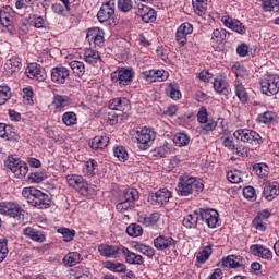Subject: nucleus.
<instances>
[{"instance_id":"cd10ccee","label":"nucleus","mask_w":279,"mask_h":279,"mask_svg":"<svg viewBox=\"0 0 279 279\" xmlns=\"http://www.w3.org/2000/svg\"><path fill=\"white\" fill-rule=\"evenodd\" d=\"M278 195H279V185L265 183L264 190H263V197H265L267 202H274V199H276Z\"/></svg>"},{"instance_id":"bf43d9fd","label":"nucleus","mask_w":279,"mask_h":279,"mask_svg":"<svg viewBox=\"0 0 279 279\" xmlns=\"http://www.w3.org/2000/svg\"><path fill=\"white\" fill-rule=\"evenodd\" d=\"M276 117V113L271 112V111H266L263 114H259L257 117V121L258 123H271V121H274Z\"/></svg>"},{"instance_id":"bb28decb","label":"nucleus","mask_w":279,"mask_h":279,"mask_svg":"<svg viewBox=\"0 0 279 279\" xmlns=\"http://www.w3.org/2000/svg\"><path fill=\"white\" fill-rule=\"evenodd\" d=\"M143 76L146 82H149L150 84L154 82H165L163 70H148L143 72Z\"/></svg>"},{"instance_id":"6e6552de","label":"nucleus","mask_w":279,"mask_h":279,"mask_svg":"<svg viewBox=\"0 0 279 279\" xmlns=\"http://www.w3.org/2000/svg\"><path fill=\"white\" fill-rule=\"evenodd\" d=\"M262 93L264 95H277L279 90V76L276 74H267L260 82Z\"/></svg>"},{"instance_id":"9b49d317","label":"nucleus","mask_w":279,"mask_h":279,"mask_svg":"<svg viewBox=\"0 0 279 279\" xmlns=\"http://www.w3.org/2000/svg\"><path fill=\"white\" fill-rule=\"evenodd\" d=\"M104 31L99 27L88 28L86 41L89 47H101L104 45Z\"/></svg>"},{"instance_id":"423d86ee","label":"nucleus","mask_w":279,"mask_h":279,"mask_svg":"<svg viewBox=\"0 0 279 279\" xmlns=\"http://www.w3.org/2000/svg\"><path fill=\"white\" fill-rule=\"evenodd\" d=\"M135 134L138 147L143 150L149 149L150 145H154V142L156 141V131L151 128L144 126L142 129H137Z\"/></svg>"},{"instance_id":"5fc2aeb1","label":"nucleus","mask_w":279,"mask_h":279,"mask_svg":"<svg viewBox=\"0 0 279 279\" xmlns=\"http://www.w3.org/2000/svg\"><path fill=\"white\" fill-rule=\"evenodd\" d=\"M8 252L10 250L8 248V239L2 238L0 239V263H3L5 258L8 257Z\"/></svg>"},{"instance_id":"f704fd0d","label":"nucleus","mask_w":279,"mask_h":279,"mask_svg":"<svg viewBox=\"0 0 279 279\" xmlns=\"http://www.w3.org/2000/svg\"><path fill=\"white\" fill-rule=\"evenodd\" d=\"M84 60L87 64H97L98 62H101V56L98 51L86 49L84 52Z\"/></svg>"},{"instance_id":"c756f323","label":"nucleus","mask_w":279,"mask_h":279,"mask_svg":"<svg viewBox=\"0 0 279 279\" xmlns=\"http://www.w3.org/2000/svg\"><path fill=\"white\" fill-rule=\"evenodd\" d=\"M21 66H23L21 60L19 58H12L5 62L4 71L7 75H14L16 71H20Z\"/></svg>"},{"instance_id":"20e7f679","label":"nucleus","mask_w":279,"mask_h":279,"mask_svg":"<svg viewBox=\"0 0 279 279\" xmlns=\"http://www.w3.org/2000/svg\"><path fill=\"white\" fill-rule=\"evenodd\" d=\"M134 69L122 66L113 71L110 75V78L116 86L123 88V86H130V84L134 82Z\"/></svg>"},{"instance_id":"0eeeda50","label":"nucleus","mask_w":279,"mask_h":279,"mask_svg":"<svg viewBox=\"0 0 279 279\" xmlns=\"http://www.w3.org/2000/svg\"><path fill=\"white\" fill-rule=\"evenodd\" d=\"M233 136L236 138V141L250 143V145H263L265 142L260 134L250 129H239L233 133Z\"/></svg>"},{"instance_id":"a878e982","label":"nucleus","mask_w":279,"mask_h":279,"mask_svg":"<svg viewBox=\"0 0 279 279\" xmlns=\"http://www.w3.org/2000/svg\"><path fill=\"white\" fill-rule=\"evenodd\" d=\"M110 110H119L120 112H125L130 110V100L128 98H113L109 101Z\"/></svg>"},{"instance_id":"412c9836","label":"nucleus","mask_w":279,"mask_h":279,"mask_svg":"<svg viewBox=\"0 0 279 279\" xmlns=\"http://www.w3.org/2000/svg\"><path fill=\"white\" fill-rule=\"evenodd\" d=\"M71 97L66 95L56 94L52 98V106H54L57 112H62L64 108L71 106Z\"/></svg>"},{"instance_id":"c03bdc74","label":"nucleus","mask_w":279,"mask_h":279,"mask_svg":"<svg viewBox=\"0 0 279 279\" xmlns=\"http://www.w3.org/2000/svg\"><path fill=\"white\" fill-rule=\"evenodd\" d=\"M253 171H255L256 175L259 178H267L269 175V166L266 163H255L253 165Z\"/></svg>"},{"instance_id":"774afa93","label":"nucleus","mask_w":279,"mask_h":279,"mask_svg":"<svg viewBox=\"0 0 279 279\" xmlns=\"http://www.w3.org/2000/svg\"><path fill=\"white\" fill-rule=\"evenodd\" d=\"M33 27H35L36 29L45 28V19H43V16H35L33 21Z\"/></svg>"},{"instance_id":"a19ab883","label":"nucleus","mask_w":279,"mask_h":279,"mask_svg":"<svg viewBox=\"0 0 279 279\" xmlns=\"http://www.w3.org/2000/svg\"><path fill=\"white\" fill-rule=\"evenodd\" d=\"M62 123L68 128H72V125H77V114L73 111H68L62 116Z\"/></svg>"},{"instance_id":"ea45409f","label":"nucleus","mask_w":279,"mask_h":279,"mask_svg":"<svg viewBox=\"0 0 279 279\" xmlns=\"http://www.w3.org/2000/svg\"><path fill=\"white\" fill-rule=\"evenodd\" d=\"M134 247L136 252L144 254V256H147L148 258H154V256H156V251L149 245L137 243Z\"/></svg>"},{"instance_id":"7c9ffc66","label":"nucleus","mask_w":279,"mask_h":279,"mask_svg":"<svg viewBox=\"0 0 279 279\" xmlns=\"http://www.w3.org/2000/svg\"><path fill=\"white\" fill-rule=\"evenodd\" d=\"M234 90L241 104H247V99H248L247 90L245 89V86H243V83H241L240 80L234 81Z\"/></svg>"},{"instance_id":"2eb2a0df","label":"nucleus","mask_w":279,"mask_h":279,"mask_svg":"<svg viewBox=\"0 0 279 279\" xmlns=\"http://www.w3.org/2000/svg\"><path fill=\"white\" fill-rule=\"evenodd\" d=\"M70 75L71 71L65 66H57L51 70V81L54 82V84H64Z\"/></svg>"},{"instance_id":"49530a36","label":"nucleus","mask_w":279,"mask_h":279,"mask_svg":"<svg viewBox=\"0 0 279 279\" xmlns=\"http://www.w3.org/2000/svg\"><path fill=\"white\" fill-rule=\"evenodd\" d=\"M265 12H279V0H263Z\"/></svg>"},{"instance_id":"79ce46f5","label":"nucleus","mask_w":279,"mask_h":279,"mask_svg":"<svg viewBox=\"0 0 279 279\" xmlns=\"http://www.w3.org/2000/svg\"><path fill=\"white\" fill-rule=\"evenodd\" d=\"M173 143L177 147H186L191 143V137L186 133H177L173 137Z\"/></svg>"},{"instance_id":"4468645a","label":"nucleus","mask_w":279,"mask_h":279,"mask_svg":"<svg viewBox=\"0 0 279 279\" xmlns=\"http://www.w3.org/2000/svg\"><path fill=\"white\" fill-rule=\"evenodd\" d=\"M135 14L142 19L143 23H154L156 21V10L145 4H138Z\"/></svg>"},{"instance_id":"c9c22d12","label":"nucleus","mask_w":279,"mask_h":279,"mask_svg":"<svg viewBox=\"0 0 279 279\" xmlns=\"http://www.w3.org/2000/svg\"><path fill=\"white\" fill-rule=\"evenodd\" d=\"M228 34H230V33H228L223 28L214 29V32L211 34V43H214L215 45H221L223 43V40H226Z\"/></svg>"},{"instance_id":"a211bd4d","label":"nucleus","mask_w":279,"mask_h":279,"mask_svg":"<svg viewBox=\"0 0 279 279\" xmlns=\"http://www.w3.org/2000/svg\"><path fill=\"white\" fill-rule=\"evenodd\" d=\"M178 242L173 240L171 236L159 235L154 240V246L156 250L165 251L169 250V247H175Z\"/></svg>"},{"instance_id":"4c0bfd02","label":"nucleus","mask_w":279,"mask_h":279,"mask_svg":"<svg viewBox=\"0 0 279 279\" xmlns=\"http://www.w3.org/2000/svg\"><path fill=\"white\" fill-rule=\"evenodd\" d=\"M69 64L76 77H84V73H86V66L84 65V62L71 61Z\"/></svg>"},{"instance_id":"3c124183","label":"nucleus","mask_w":279,"mask_h":279,"mask_svg":"<svg viewBox=\"0 0 279 279\" xmlns=\"http://www.w3.org/2000/svg\"><path fill=\"white\" fill-rule=\"evenodd\" d=\"M46 179L47 174H45L44 172L35 171L28 174V180L33 184H40V182H44Z\"/></svg>"},{"instance_id":"052dcab7","label":"nucleus","mask_w":279,"mask_h":279,"mask_svg":"<svg viewBox=\"0 0 279 279\" xmlns=\"http://www.w3.org/2000/svg\"><path fill=\"white\" fill-rule=\"evenodd\" d=\"M227 179L231 184H239L241 182V172L239 170H231L227 172Z\"/></svg>"},{"instance_id":"72a5a7b5","label":"nucleus","mask_w":279,"mask_h":279,"mask_svg":"<svg viewBox=\"0 0 279 279\" xmlns=\"http://www.w3.org/2000/svg\"><path fill=\"white\" fill-rule=\"evenodd\" d=\"M97 169H99V163H97V160L89 159L84 163L83 173L84 175H87V178H93Z\"/></svg>"},{"instance_id":"09e8293b","label":"nucleus","mask_w":279,"mask_h":279,"mask_svg":"<svg viewBox=\"0 0 279 279\" xmlns=\"http://www.w3.org/2000/svg\"><path fill=\"white\" fill-rule=\"evenodd\" d=\"M126 234L133 238L141 236V234H143V227H141V225L131 223L126 227Z\"/></svg>"},{"instance_id":"39448f33","label":"nucleus","mask_w":279,"mask_h":279,"mask_svg":"<svg viewBox=\"0 0 279 279\" xmlns=\"http://www.w3.org/2000/svg\"><path fill=\"white\" fill-rule=\"evenodd\" d=\"M4 167L10 169V171L14 173L15 178L20 179L25 178L29 171V167L25 161L12 156H9L8 159L4 160Z\"/></svg>"},{"instance_id":"0e129e2a","label":"nucleus","mask_w":279,"mask_h":279,"mask_svg":"<svg viewBox=\"0 0 279 279\" xmlns=\"http://www.w3.org/2000/svg\"><path fill=\"white\" fill-rule=\"evenodd\" d=\"M178 29L182 33L189 36V34H193V25L189 22H185L181 24Z\"/></svg>"},{"instance_id":"f257e3e1","label":"nucleus","mask_w":279,"mask_h":279,"mask_svg":"<svg viewBox=\"0 0 279 279\" xmlns=\"http://www.w3.org/2000/svg\"><path fill=\"white\" fill-rule=\"evenodd\" d=\"M182 223L187 230L202 228L204 223L209 228H217L219 226V211L210 208L199 209V211L186 215Z\"/></svg>"},{"instance_id":"f8f14e48","label":"nucleus","mask_w":279,"mask_h":279,"mask_svg":"<svg viewBox=\"0 0 279 279\" xmlns=\"http://www.w3.org/2000/svg\"><path fill=\"white\" fill-rule=\"evenodd\" d=\"M114 16V0H107L102 3L100 10L97 13L99 23H106Z\"/></svg>"},{"instance_id":"aec40b11","label":"nucleus","mask_w":279,"mask_h":279,"mask_svg":"<svg viewBox=\"0 0 279 279\" xmlns=\"http://www.w3.org/2000/svg\"><path fill=\"white\" fill-rule=\"evenodd\" d=\"M22 233L27 239H31V241H35V243H45V241H47V238L43 231H38L32 227L24 228Z\"/></svg>"},{"instance_id":"13d9d810","label":"nucleus","mask_w":279,"mask_h":279,"mask_svg":"<svg viewBox=\"0 0 279 279\" xmlns=\"http://www.w3.org/2000/svg\"><path fill=\"white\" fill-rule=\"evenodd\" d=\"M243 195L245 199H248L250 202H256V189H254V186H245L243 189Z\"/></svg>"},{"instance_id":"4d7b16f0","label":"nucleus","mask_w":279,"mask_h":279,"mask_svg":"<svg viewBox=\"0 0 279 279\" xmlns=\"http://www.w3.org/2000/svg\"><path fill=\"white\" fill-rule=\"evenodd\" d=\"M10 97H12V92L10 90V87H0V106H3V104H5V101L10 99Z\"/></svg>"},{"instance_id":"69168bd1","label":"nucleus","mask_w":279,"mask_h":279,"mask_svg":"<svg viewBox=\"0 0 279 279\" xmlns=\"http://www.w3.org/2000/svg\"><path fill=\"white\" fill-rule=\"evenodd\" d=\"M175 40L178 45L184 47L186 45V34L182 33V31L177 29Z\"/></svg>"},{"instance_id":"c85d7f7f","label":"nucleus","mask_w":279,"mask_h":279,"mask_svg":"<svg viewBox=\"0 0 279 279\" xmlns=\"http://www.w3.org/2000/svg\"><path fill=\"white\" fill-rule=\"evenodd\" d=\"M8 217H12L16 221H23L25 219V210L21 205L11 202V207L8 211Z\"/></svg>"},{"instance_id":"864d4df0","label":"nucleus","mask_w":279,"mask_h":279,"mask_svg":"<svg viewBox=\"0 0 279 279\" xmlns=\"http://www.w3.org/2000/svg\"><path fill=\"white\" fill-rule=\"evenodd\" d=\"M116 208L118 213H128V210H132V208H134V203H130L129 201L121 198V202L117 204Z\"/></svg>"},{"instance_id":"dca6fc26","label":"nucleus","mask_w":279,"mask_h":279,"mask_svg":"<svg viewBox=\"0 0 279 279\" xmlns=\"http://www.w3.org/2000/svg\"><path fill=\"white\" fill-rule=\"evenodd\" d=\"M250 252L253 256H258L264 260H271L274 258V253L271 250L267 248L263 244H253L250 246Z\"/></svg>"},{"instance_id":"338daca9","label":"nucleus","mask_w":279,"mask_h":279,"mask_svg":"<svg viewBox=\"0 0 279 279\" xmlns=\"http://www.w3.org/2000/svg\"><path fill=\"white\" fill-rule=\"evenodd\" d=\"M51 10L54 14H58L59 16H66V13L64 12V7L60 3L52 4Z\"/></svg>"},{"instance_id":"ddd939ff","label":"nucleus","mask_w":279,"mask_h":279,"mask_svg":"<svg viewBox=\"0 0 279 279\" xmlns=\"http://www.w3.org/2000/svg\"><path fill=\"white\" fill-rule=\"evenodd\" d=\"M26 75L31 80H37L38 82H45L47 80V73L37 63H31L26 69Z\"/></svg>"},{"instance_id":"6ab92c4d","label":"nucleus","mask_w":279,"mask_h":279,"mask_svg":"<svg viewBox=\"0 0 279 279\" xmlns=\"http://www.w3.org/2000/svg\"><path fill=\"white\" fill-rule=\"evenodd\" d=\"M221 22L226 27L236 32L238 34H245L246 32L245 25H243L239 20L232 19L230 16H222Z\"/></svg>"},{"instance_id":"4be33fe9","label":"nucleus","mask_w":279,"mask_h":279,"mask_svg":"<svg viewBox=\"0 0 279 279\" xmlns=\"http://www.w3.org/2000/svg\"><path fill=\"white\" fill-rule=\"evenodd\" d=\"M122 254L125 256V263L129 265H143L145 263V258L132 251L130 248L122 246Z\"/></svg>"},{"instance_id":"8fccbe9b","label":"nucleus","mask_w":279,"mask_h":279,"mask_svg":"<svg viewBox=\"0 0 279 279\" xmlns=\"http://www.w3.org/2000/svg\"><path fill=\"white\" fill-rule=\"evenodd\" d=\"M210 254H213V248L210 245L204 247L198 255L196 256L197 263H206L208 258H210Z\"/></svg>"},{"instance_id":"473e14b6","label":"nucleus","mask_w":279,"mask_h":279,"mask_svg":"<svg viewBox=\"0 0 279 279\" xmlns=\"http://www.w3.org/2000/svg\"><path fill=\"white\" fill-rule=\"evenodd\" d=\"M141 198V195L138 194V190L134 187H129L123 191V194L121 196V199H124L125 202H130L131 204H135Z\"/></svg>"},{"instance_id":"f3484780","label":"nucleus","mask_w":279,"mask_h":279,"mask_svg":"<svg viewBox=\"0 0 279 279\" xmlns=\"http://www.w3.org/2000/svg\"><path fill=\"white\" fill-rule=\"evenodd\" d=\"M222 267H229V269L245 267V258L241 255H229L222 258Z\"/></svg>"},{"instance_id":"393cba45","label":"nucleus","mask_w":279,"mask_h":279,"mask_svg":"<svg viewBox=\"0 0 279 279\" xmlns=\"http://www.w3.org/2000/svg\"><path fill=\"white\" fill-rule=\"evenodd\" d=\"M109 143H110V137H108V135L106 134L97 135L89 141V147H92V149H95V150L106 149Z\"/></svg>"},{"instance_id":"a18cd8bd","label":"nucleus","mask_w":279,"mask_h":279,"mask_svg":"<svg viewBox=\"0 0 279 279\" xmlns=\"http://www.w3.org/2000/svg\"><path fill=\"white\" fill-rule=\"evenodd\" d=\"M214 90L216 93L226 95L228 93V83L221 78H215L214 81Z\"/></svg>"},{"instance_id":"58836bf2","label":"nucleus","mask_w":279,"mask_h":279,"mask_svg":"<svg viewBox=\"0 0 279 279\" xmlns=\"http://www.w3.org/2000/svg\"><path fill=\"white\" fill-rule=\"evenodd\" d=\"M151 154L154 158H167L171 154V147H169V144H165L153 149Z\"/></svg>"},{"instance_id":"e2e57ef3","label":"nucleus","mask_w":279,"mask_h":279,"mask_svg":"<svg viewBox=\"0 0 279 279\" xmlns=\"http://www.w3.org/2000/svg\"><path fill=\"white\" fill-rule=\"evenodd\" d=\"M118 8L121 12H130L132 10V0H118Z\"/></svg>"},{"instance_id":"6e6d98bb","label":"nucleus","mask_w":279,"mask_h":279,"mask_svg":"<svg viewBox=\"0 0 279 279\" xmlns=\"http://www.w3.org/2000/svg\"><path fill=\"white\" fill-rule=\"evenodd\" d=\"M59 234H62L63 241L65 243L71 242V240L75 236V230L66 229V228H59Z\"/></svg>"},{"instance_id":"680f3d73","label":"nucleus","mask_w":279,"mask_h":279,"mask_svg":"<svg viewBox=\"0 0 279 279\" xmlns=\"http://www.w3.org/2000/svg\"><path fill=\"white\" fill-rule=\"evenodd\" d=\"M198 123H208V109L205 106H202L197 112Z\"/></svg>"},{"instance_id":"603ef678","label":"nucleus","mask_w":279,"mask_h":279,"mask_svg":"<svg viewBox=\"0 0 279 279\" xmlns=\"http://www.w3.org/2000/svg\"><path fill=\"white\" fill-rule=\"evenodd\" d=\"M140 219L141 222L144 223V226H154V223H158L160 219V214L153 213L150 216L142 217Z\"/></svg>"},{"instance_id":"9d476101","label":"nucleus","mask_w":279,"mask_h":279,"mask_svg":"<svg viewBox=\"0 0 279 279\" xmlns=\"http://www.w3.org/2000/svg\"><path fill=\"white\" fill-rule=\"evenodd\" d=\"M66 182L69 186L75 189L81 195H88V182L84 180V177L77 174H68Z\"/></svg>"},{"instance_id":"5701e85b","label":"nucleus","mask_w":279,"mask_h":279,"mask_svg":"<svg viewBox=\"0 0 279 279\" xmlns=\"http://www.w3.org/2000/svg\"><path fill=\"white\" fill-rule=\"evenodd\" d=\"M98 252L100 256H104L105 258H117L121 248L114 245L100 244L98 246Z\"/></svg>"},{"instance_id":"b1692460","label":"nucleus","mask_w":279,"mask_h":279,"mask_svg":"<svg viewBox=\"0 0 279 279\" xmlns=\"http://www.w3.org/2000/svg\"><path fill=\"white\" fill-rule=\"evenodd\" d=\"M14 14V10L12 7H4L3 9L0 10V25L2 27H12V16Z\"/></svg>"},{"instance_id":"37998d69","label":"nucleus","mask_w":279,"mask_h":279,"mask_svg":"<svg viewBox=\"0 0 279 279\" xmlns=\"http://www.w3.org/2000/svg\"><path fill=\"white\" fill-rule=\"evenodd\" d=\"M168 95L173 99L174 101H178V99H182V93H180V86L175 83H170L168 86Z\"/></svg>"},{"instance_id":"7ed1b4c3","label":"nucleus","mask_w":279,"mask_h":279,"mask_svg":"<svg viewBox=\"0 0 279 279\" xmlns=\"http://www.w3.org/2000/svg\"><path fill=\"white\" fill-rule=\"evenodd\" d=\"M177 191L178 194L182 197H189V195H197L204 191V183L193 177L181 175L179 178Z\"/></svg>"},{"instance_id":"e433bc0d","label":"nucleus","mask_w":279,"mask_h":279,"mask_svg":"<svg viewBox=\"0 0 279 279\" xmlns=\"http://www.w3.org/2000/svg\"><path fill=\"white\" fill-rule=\"evenodd\" d=\"M192 5L195 13L198 16H203V14H206V10H208V0H192Z\"/></svg>"},{"instance_id":"f03ea898","label":"nucleus","mask_w":279,"mask_h":279,"mask_svg":"<svg viewBox=\"0 0 279 279\" xmlns=\"http://www.w3.org/2000/svg\"><path fill=\"white\" fill-rule=\"evenodd\" d=\"M23 197H25L26 202L34 206L35 208H39V210H45L51 206V196L45 194L43 191L35 187H24L22 191Z\"/></svg>"},{"instance_id":"de8ad7c7","label":"nucleus","mask_w":279,"mask_h":279,"mask_svg":"<svg viewBox=\"0 0 279 279\" xmlns=\"http://www.w3.org/2000/svg\"><path fill=\"white\" fill-rule=\"evenodd\" d=\"M113 156L120 160V162H125L128 158L130 157L128 155V150L123 146H117L113 148Z\"/></svg>"},{"instance_id":"1a4fd4ad","label":"nucleus","mask_w":279,"mask_h":279,"mask_svg":"<svg viewBox=\"0 0 279 279\" xmlns=\"http://www.w3.org/2000/svg\"><path fill=\"white\" fill-rule=\"evenodd\" d=\"M173 197L171 191L167 189H161L148 196L147 202L150 203L151 206H165V204H169V199Z\"/></svg>"},{"instance_id":"2f4dec72","label":"nucleus","mask_w":279,"mask_h":279,"mask_svg":"<svg viewBox=\"0 0 279 279\" xmlns=\"http://www.w3.org/2000/svg\"><path fill=\"white\" fill-rule=\"evenodd\" d=\"M80 263H82V255L78 252H70L63 258L65 267H75Z\"/></svg>"}]
</instances>
